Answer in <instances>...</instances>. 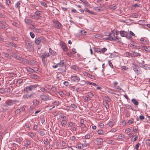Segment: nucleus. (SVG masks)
Returning a JSON list of instances; mask_svg holds the SVG:
<instances>
[{
    "mask_svg": "<svg viewBox=\"0 0 150 150\" xmlns=\"http://www.w3.org/2000/svg\"><path fill=\"white\" fill-rule=\"evenodd\" d=\"M108 37H107L105 38L106 40H115L118 41V42L119 41L118 40L120 38H119L117 36H115V33L113 32L112 31L108 35Z\"/></svg>",
    "mask_w": 150,
    "mask_h": 150,
    "instance_id": "obj_1",
    "label": "nucleus"
},
{
    "mask_svg": "<svg viewBox=\"0 0 150 150\" xmlns=\"http://www.w3.org/2000/svg\"><path fill=\"white\" fill-rule=\"evenodd\" d=\"M50 56V54L49 53H45L43 54L40 57L42 59V62L44 64V66H45L47 63V58L49 57Z\"/></svg>",
    "mask_w": 150,
    "mask_h": 150,
    "instance_id": "obj_2",
    "label": "nucleus"
},
{
    "mask_svg": "<svg viewBox=\"0 0 150 150\" xmlns=\"http://www.w3.org/2000/svg\"><path fill=\"white\" fill-rule=\"evenodd\" d=\"M96 142L97 146L98 148L102 147L103 139L102 138H97L95 140Z\"/></svg>",
    "mask_w": 150,
    "mask_h": 150,
    "instance_id": "obj_3",
    "label": "nucleus"
},
{
    "mask_svg": "<svg viewBox=\"0 0 150 150\" xmlns=\"http://www.w3.org/2000/svg\"><path fill=\"white\" fill-rule=\"evenodd\" d=\"M26 46L27 48L29 50L33 49V43L30 41H27L25 42Z\"/></svg>",
    "mask_w": 150,
    "mask_h": 150,
    "instance_id": "obj_4",
    "label": "nucleus"
},
{
    "mask_svg": "<svg viewBox=\"0 0 150 150\" xmlns=\"http://www.w3.org/2000/svg\"><path fill=\"white\" fill-rule=\"evenodd\" d=\"M49 96L48 95H46L44 94L41 95L40 97L41 100L44 101H47L50 100L49 98Z\"/></svg>",
    "mask_w": 150,
    "mask_h": 150,
    "instance_id": "obj_5",
    "label": "nucleus"
},
{
    "mask_svg": "<svg viewBox=\"0 0 150 150\" xmlns=\"http://www.w3.org/2000/svg\"><path fill=\"white\" fill-rule=\"evenodd\" d=\"M42 13V11H36L35 13L34 14L36 15V16H37L35 17V15H33L32 16V17L33 18H35L37 19H40L41 17L39 16V15H41V13Z\"/></svg>",
    "mask_w": 150,
    "mask_h": 150,
    "instance_id": "obj_6",
    "label": "nucleus"
},
{
    "mask_svg": "<svg viewBox=\"0 0 150 150\" xmlns=\"http://www.w3.org/2000/svg\"><path fill=\"white\" fill-rule=\"evenodd\" d=\"M13 57L15 58L20 62H22L24 61V59L20 55L14 54Z\"/></svg>",
    "mask_w": 150,
    "mask_h": 150,
    "instance_id": "obj_7",
    "label": "nucleus"
},
{
    "mask_svg": "<svg viewBox=\"0 0 150 150\" xmlns=\"http://www.w3.org/2000/svg\"><path fill=\"white\" fill-rule=\"evenodd\" d=\"M58 73L61 74L63 75L64 76L66 73V67L61 68L58 69Z\"/></svg>",
    "mask_w": 150,
    "mask_h": 150,
    "instance_id": "obj_8",
    "label": "nucleus"
},
{
    "mask_svg": "<svg viewBox=\"0 0 150 150\" xmlns=\"http://www.w3.org/2000/svg\"><path fill=\"white\" fill-rule=\"evenodd\" d=\"M39 86L38 84H36L34 85H30L28 86V90L29 91H32V90L35 89L37 87Z\"/></svg>",
    "mask_w": 150,
    "mask_h": 150,
    "instance_id": "obj_9",
    "label": "nucleus"
},
{
    "mask_svg": "<svg viewBox=\"0 0 150 150\" xmlns=\"http://www.w3.org/2000/svg\"><path fill=\"white\" fill-rule=\"evenodd\" d=\"M71 80L72 81L78 82L79 81L80 78L78 76H71Z\"/></svg>",
    "mask_w": 150,
    "mask_h": 150,
    "instance_id": "obj_10",
    "label": "nucleus"
},
{
    "mask_svg": "<svg viewBox=\"0 0 150 150\" xmlns=\"http://www.w3.org/2000/svg\"><path fill=\"white\" fill-rule=\"evenodd\" d=\"M25 142L24 143V146L27 149L29 148L28 146L31 145V142L30 140L25 139Z\"/></svg>",
    "mask_w": 150,
    "mask_h": 150,
    "instance_id": "obj_11",
    "label": "nucleus"
},
{
    "mask_svg": "<svg viewBox=\"0 0 150 150\" xmlns=\"http://www.w3.org/2000/svg\"><path fill=\"white\" fill-rule=\"evenodd\" d=\"M140 41L141 43L144 45L148 44L149 43V41L148 40L145 39L144 38H141Z\"/></svg>",
    "mask_w": 150,
    "mask_h": 150,
    "instance_id": "obj_12",
    "label": "nucleus"
},
{
    "mask_svg": "<svg viewBox=\"0 0 150 150\" xmlns=\"http://www.w3.org/2000/svg\"><path fill=\"white\" fill-rule=\"evenodd\" d=\"M6 46H12L16 48L17 47V45L13 42H8L6 43Z\"/></svg>",
    "mask_w": 150,
    "mask_h": 150,
    "instance_id": "obj_13",
    "label": "nucleus"
},
{
    "mask_svg": "<svg viewBox=\"0 0 150 150\" xmlns=\"http://www.w3.org/2000/svg\"><path fill=\"white\" fill-rule=\"evenodd\" d=\"M60 45L63 50L64 51L67 52L68 50V48L64 42L61 43Z\"/></svg>",
    "mask_w": 150,
    "mask_h": 150,
    "instance_id": "obj_14",
    "label": "nucleus"
},
{
    "mask_svg": "<svg viewBox=\"0 0 150 150\" xmlns=\"http://www.w3.org/2000/svg\"><path fill=\"white\" fill-rule=\"evenodd\" d=\"M54 23L55 27L56 28L58 29H60L62 28V25L59 22L57 21H55Z\"/></svg>",
    "mask_w": 150,
    "mask_h": 150,
    "instance_id": "obj_15",
    "label": "nucleus"
},
{
    "mask_svg": "<svg viewBox=\"0 0 150 150\" xmlns=\"http://www.w3.org/2000/svg\"><path fill=\"white\" fill-rule=\"evenodd\" d=\"M120 34L122 37H127L128 33L124 30H121L120 32Z\"/></svg>",
    "mask_w": 150,
    "mask_h": 150,
    "instance_id": "obj_16",
    "label": "nucleus"
},
{
    "mask_svg": "<svg viewBox=\"0 0 150 150\" xmlns=\"http://www.w3.org/2000/svg\"><path fill=\"white\" fill-rule=\"evenodd\" d=\"M32 29L34 32L37 33H40L41 32V30L40 29L35 28L34 25H32Z\"/></svg>",
    "mask_w": 150,
    "mask_h": 150,
    "instance_id": "obj_17",
    "label": "nucleus"
},
{
    "mask_svg": "<svg viewBox=\"0 0 150 150\" xmlns=\"http://www.w3.org/2000/svg\"><path fill=\"white\" fill-rule=\"evenodd\" d=\"M15 103V101L14 100H10L6 101V103L7 105H11Z\"/></svg>",
    "mask_w": 150,
    "mask_h": 150,
    "instance_id": "obj_18",
    "label": "nucleus"
},
{
    "mask_svg": "<svg viewBox=\"0 0 150 150\" xmlns=\"http://www.w3.org/2000/svg\"><path fill=\"white\" fill-rule=\"evenodd\" d=\"M3 54L4 55L5 57L7 58L8 59H11L13 57V56L11 54H8L6 53L3 52Z\"/></svg>",
    "mask_w": 150,
    "mask_h": 150,
    "instance_id": "obj_19",
    "label": "nucleus"
},
{
    "mask_svg": "<svg viewBox=\"0 0 150 150\" xmlns=\"http://www.w3.org/2000/svg\"><path fill=\"white\" fill-rule=\"evenodd\" d=\"M85 12H88L89 14L95 15L97 14V13L94 12L92 11H90L88 8H85Z\"/></svg>",
    "mask_w": 150,
    "mask_h": 150,
    "instance_id": "obj_20",
    "label": "nucleus"
},
{
    "mask_svg": "<svg viewBox=\"0 0 150 150\" xmlns=\"http://www.w3.org/2000/svg\"><path fill=\"white\" fill-rule=\"evenodd\" d=\"M131 102L136 106H137L139 105V102L134 98L132 99Z\"/></svg>",
    "mask_w": 150,
    "mask_h": 150,
    "instance_id": "obj_21",
    "label": "nucleus"
},
{
    "mask_svg": "<svg viewBox=\"0 0 150 150\" xmlns=\"http://www.w3.org/2000/svg\"><path fill=\"white\" fill-rule=\"evenodd\" d=\"M49 52L50 53V55L52 54V55H56V53L53 50H52L50 48H49Z\"/></svg>",
    "mask_w": 150,
    "mask_h": 150,
    "instance_id": "obj_22",
    "label": "nucleus"
},
{
    "mask_svg": "<svg viewBox=\"0 0 150 150\" xmlns=\"http://www.w3.org/2000/svg\"><path fill=\"white\" fill-rule=\"evenodd\" d=\"M21 1H18L17 3H16L15 4V6L16 8L19 11H20V6L21 4Z\"/></svg>",
    "mask_w": 150,
    "mask_h": 150,
    "instance_id": "obj_23",
    "label": "nucleus"
},
{
    "mask_svg": "<svg viewBox=\"0 0 150 150\" xmlns=\"http://www.w3.org/2000/svg\"><path fill=\"white\" fill-rule=\"evenodd\" d=\"M35 42L36 44L39 45L41 42L40 37H36Z\"/></svg>",
    "mask_w": 150,
    "mask_h": 150,
    "instance_id": "obj_24",
    "label": "nucleus"
},
{
    "mask_svg": "<svg viewBox=\"0 0 150 150\" xmlns=\"http://www.w3.org/2000/svg\"><path fill=\"white\" fill-rule=\"evenodd\" d=\"M139 65L141 67H143L144 69H147L146 67L148 65L146 64H144V63H139Z\"/></svg>",
    "mask_w": 150,
    "mask_h": 150,
    "instance_id": "obj_25",
    "label": "nucleus"
},
{
    "mask_svg": "<svg viewBox=\"0 0 150 150\" xmlns=\"http://www.w3.org/2000/svg\"><path fill=\"white\" fill-rule=\"evenodd\" d=\"M133 52V54H132V57H140V56L141 55L140 54L136 52Z\"/></svg>",
    "mask_w": 150,
    "mask_h": 150,
    "instance_id": "obj_26",
    "label": "nucleus"
},
{
    "mask_svg": "<svg viewBox=\"0 0 150 150\" xmlns=\"http://www.w3.org/2000/svg\"><path fill=\"white\" fill-rule=\"evenodd\" d=\"M76 148L79 149H82L83 148V146L82 144H79L76 146Z\"/></svg>",
    "mask_w": 150,
    "mask_h": 150,
    "instance_id": "obj_27",
    "label": "nucleus"
},
{
    "mask_svg": "<svg viewBox=\"0 0 150 150\" xmlns=\"http://www.w3.org/2000/svg\"><path fill=\"white\" fill-rule=\"evenodd\" d=\"M39 101L36 99L33 100V105L35 106L38 105L39 104Z\"/></svg>",
    "mask_w": 150,
    "mask_h": 150,
    "instance_id": "obj_28",
    "label": "nucleus"
},
{
    "mask_svg": "<svg viewBox=\"0 0 150 150\" xmlns=\"http://www.w3.org/2000/svg\"><path fill=\"white\" fill-rule=\"evenodd\" d=\"M80 124H81V126L82 127V130L83 131L84 130V128L83 127V126L84 125L83 123L84 122V120L83 119H81L80 121Z\"/></svg>",
    "mask_w": 150,
    "mask_h": 150,
    "instance_id": "obj_29",
    "label": "nucleus"
},
{
    "mask_svg": "<svg viewBox=\"0 0 150 150\" xmlns=\"http://www.w3.org/2000/svg\"><path fill=\"white\" fill-rule=\"evenodd\" d=\"M27 71L30 73H33L35 72L33 69L30 67H28L27 69Z\"/></svg>",
    "mask_w": 150,
    "mask_h": 150,
    "instance_id": "obj_30",
    "label": "nucleus"
},
{
    "mask_svg": "<svg viewBox=\"0 0 150 150\" xmlns=\"http://www.w3.org/2000/svg\"><path fill=\"white\" fill-rule=\"evenodd\" d=\"M58 65L59 67H63L64 66V60H62L58 64Z\"/></svg>",
    "mask_w": 150,
    "mask_h": 150,
    "instance_id": "obj_31",
    "label": "nucleus"
},
{
    "mask_svg": "<svg viewBox=\"0 0 150 150\" xmlns=\"http://www.w3.org/2000/svg\"><path fill=\"white\" fill-rule=\"evenodd\" d=\"M144 49V50L146 52H150V47H146L145 46H143Z\"/></svg>",
    "mask_w": 150,
    "mask_h": 150,
    "instance_id": "obj_32",
    "label": "nucleus"
},
{
    "mask_svg": "<svg viewBox=\"0 0 150 150\" xmlns=\"http://www.w3.org/2000/svg\"><path fill=\"white\" fill-rule=\"evenodd\" d=\"M85 94L86 96H88L90 98H92L93 96V94L91 92H88L86 93Z\"/></svg>",
    "mask_w": 150,
    "mask_h": 150,
    "instance_id": "obj_33",
    "label": "nucleus"
},
{
    "mask_svg": "<svg viewBox=\"0 0 150 150\" xmlns=\"http://www.w3.org/2000/svg\"><path fill=\"white\" fill-rule=\"evenodd\" d=\"M25 22L26 23H30L32 22L31 20L28 18L25 19L24 20Z\"/></svg>",
    "mask_w": 150,
    "mask_h": 150,
    "instance_id": "obj_34",
    "label": "nucleus"
},
{
    "mask_svg": "<svg viewBox=\"0 0 150 150\" xmlns=\"http://www.w3.org/2000/svg\"><path fill=\"white\" fill-rule=\"evenodd\" d=\"M103 36L100 34H96L95 35V37L96 38H100L103 37Z\"/></svg>",
    "mask_w": 150,
    "mask_h": 150,
    "instance_id": "obj_35",
    "label": "nucleus"
},
{
    "mask_svg": "<svg viewBox=\"0 0 150 150\" xmlns=\"http://www.w3.org/2000/svg\"><path fill=\"white\" fill-rule=\"evenodd\" d=\"M94 10L97 12H99L100 11H103V9L101 8H100L98 7H97L95 8Z\"/></svg>",
    "mask_w": 150,
    "mask_h": 150,
    "instance_id": "obj_36",
    "label": "nucleus"
},
{
    "mask_svg": "<svg viewBox=\"0 0 150 150\" xmlns=\"http://www.w3.org/2000/svg\"><path fill=\"white\" fill-rule=\"evenodd\" d=\"M135 72L137 74H140L142 71L140 67H139L138 69Z\"/></svg>",
    "mask_w": 150,
    "mask_h": 150,
    "instance_id": "obj_37",
    "label": "nucleus"
},
{
    "mask_svg": "<svg viewBox=\"0 0 150 150\" xmlns=\"http://www.w3.org/2000/svg\"><path fill=\"white\" fill-rule=\"evenodd\" d=\"M15 141L17 143L20 144L22 142V140L21 138H16L15 139Z\"/></svg>",
    "mask_w": 150,
    "mask_h": 150,
    "instance_id": "obj_38",
    "label": "nucleus"
},
{
    "mask_svg": "<svg viewBox=\"0 0 150 150\" xmlns=\"http://www.w3.org/2000/svg\"><path fill=\"white\" fill-rule=\"evenodd\" d=\"M40 89L42 92L45 93V92H47V90H46L44 88L40 86Z\"/></svg>",
    "mask_w": 150,
    "mask_h": 150,
    "instance_id": "obj_39",
    "label": "nucleus"
},
{
    "mask_svg": "<svg viewBox=\"0 0 150 150\" xmlns=\"http://www.w3.org/2000/svg\"><path fill=\"white\" fill-rule=\"evenodd\" d=\"M40 39L41 42L43 43H45L46 42V39L43 37H40Z\"/></svg>",
    "mask_w": 150,
    "mask_h": 150,
    "instance_id": "obj_40",
    "label": "nucleus"
},
{
    "mask_svg": "<svg viewBox=\"0 0 150 150\" xmlns=\"http://www.w3.org/2000/svg\"><path fill=\"white\" fill-rule=\"evenodd\" d=\"M29 136L32 139H33L35 137L34 133L33 132H29Z\"/></svg>",
    "mask_w": 150,
    "mask_h": 150,
    "instance_id": "obj_41",
    "label": "nucleus"
},
{
    "mask_svg": "<svg viewBox=\"0 0 150 150\" xmlns=\"http://www.w3.org/2000/svg\"><path fill=\"white\" fill-rule=\"evenodd\" d=\"M139 66L135 64L133 66V68L134 70V71H136V70L138 69Z\"/></svg>",
    "mask_w": 150,
    "mask_h": 150,
    "instance_id": "obj_42",
    "label": "nucleus"
},
{
    "mask_svg": "<svg viewBox=\"0 0 150 150\" xmlns=\"http://www.w3.org/2000/svg\"><path fill=\"white\" fill-rule=\"evenodd\" d=\"M5 3L6 5L9 6L11 5V3L10 0H6Z\"/></svg>",
    "mask_w": 150,
    "mask_h": 150,
    "instance_id": "obj_43",
    "label": "nucleus"
},
{
    "mask_svg": "<svg viewBox=\"0 0 150 150\" xmlns=\"http://www.w3.org/2000/svg\"><path fill=\"white\" fill-rule=\"evenodd\" d=\"M95 52L101 53V49L98 48H96L95 49Z\"/></svg>",
    "mask_w": 150,
    "mask_h": 150,
    "instance_id": "obj_44",
    "label": "nucleus"
},
{
    "mask_svg": "<svg viewBox=\"0 0 150 150\" xmlns=\"http://www.w3.org/2000/svg\"><path fill=\"white\" fill-rule=\"evenodd\" d=\"M11 39L13 40L16 41H18V38L16 37H11Z\"/></svg>",
    "mask_w": 150,
    "mask_h": 150,
    "instance_id": "obj_45",
    "label": "nucleus"
},
{
    "mask_svg": "<svg viewBox=\"0 0 150 150\" xmlns=\"http://www.w3.org/2000/svg\"><path fill=\"white\" fill-rule=\"evenodd\" d=\"M132 54L131 53L129 52H126L125 53V55L127 57H129L130 56L132 57Z\"/></svg>",
    "mask_w": 150,
    "mask_h": 150,
    "instance_id": "obj_46",
    "label": "nucleus"
},
{
    "mask_svg": "<svg viewBox=\"0 0 150 150\" xmlns=\"http://www.w3.org/2000/svg\"><path fill=\"white\" fill-rule=\"evenodd\" d=\"M40 4L42 6H44V7H47V5L46 3L44 1H40Z\"/></svg>",
    "mask_w": 150,
    "mask_h": 150,
    "instance_id": "obj_47",
    "label": "nucleus"
},
{
    "mask_svg": "<svg viewBox=\"0 0 150 150\" xmlns=\"http://www.w3.org/2000/svg\"><path fill=\"white\" fill-rule=\"evenodd\" d=\"M98 134L99 135H102L103 134V131L102 130L100 129L98 130L97 132Z\"/></svg>",
    "mask_w": 150,
    "mask_h": 150,
    "instance_id": "obj_48",
    "label": "nucleus"
},
{
    "mask_svg": "<svg viewBox=\"0 0 150 150\" xmlns=\"http://www.w3.org/2000/svg\"><path fill=\"white\" fill-rule=\"evenodd\" d=\"M71 67V69L74 70H77L78 69V67L76 65H72Z\"/></svg>",
    "mask_w": 150,
    "mask_h": 150,
    "instance_id": "obj_49",
    "label": "nucleus"
},
{
    "mask_svg": "<svg viewBox=\"0 0 150 150\" xmlns=\"http://www.w3.org/2000/svg\"><path fill=\"white\" fill-rule=\"evenodd\" d=\"M61 124L63 126H64L66 125L67 123V122L66 121L64 120H62L61 122Z\"/></svg>",
    "mask_w": 150,
    "mask_h": 150,
    "instance_id": "obj_50",
    "label": "nucleus"
},
{
    "mask_svg": "<svg viewBox=\"0 0 150 150\" xmlns=\"http://www.w3.org/2000/svg\"><path fill=\"white\" fill-rule=\"evenodd\" d=\"M31 77L33 79H38V76L36 74H33L31 76Z\"/></svg>",
    "mask_w": 150,
    "mask_h": 150,
    "instance_id": "obj_51",
    "label": "nucleus"
},
{
    "mask_svg": "<svg viewBox=\"0 0 150 150\" xmlns=\"http://www.w3.org/2000/svg\"><path fill=\"white\" fill-rule=\"evenodd\" d=\"M107 50V49L105 47L103 48L102 49H101V53H104Z\"/></svg>",
    "mask_w": 150,
    "mask_h": 150,
    "instance_id": "obj_52",
    "label": "nucleus"
},
{
    "mask_svg": "<svg viewBox=\"0 0 150 150\" xmlns=\"http://www.w3.org/2000/svg\"><path fill=\"white\" fill-rule=\"evenodd\" d=\"M121 69L122 70H127V69H128V67H127L126 66H122L121 67Z\"/></svg>",
    "mask_w": 150,
    "mask_h": 150,
    "instance_id": "obj_53",
    "label": "nucleus"
},
{
    "mask_svg": "<svg viewBox=\"0 0 150 150\" xmlns=\"http://www.w3.org/2000/svg\"><path fill=\"white\" fill-rule=\"evenodd\" d=\"M115 88L116 89H117L118 91H119L120 92L121 90H122V89L120 87V86H117L115 87Z\"/></svg>",
    "mask_w": 150,
    "mask_h": 150,
    "instance_id": "obj_54",
    "label": "nucleus"
},
{
    "mask_svg": "<svg viewBox=\"0 0 150 150\" xmlns=\"http://www.w3.org/2000/svg\"><path fill=\"white\" fill-rule=\"evenodd\" d=\"M85 76H87L89 78H90L91 76H92V75H91L89 74H88L86 72H85Z\"/></svg>",
    "mask_w": 150,
    "mask_h": 150,
    "instance_id": "obj_55",
    "label": "nucleus"
},
{
    "mask_svg": "<svg viewBox=\"0 0 150 150\" xmlns=\"http://www.w3.org/2000/svg\"><path fill=\"white\" fill-rule=\"evenodd\" d=\"M131 45L133 47V48L134 49H138L139 48V46H137L135 45H133V44H131Z\"/></svg>",
    "mask_w": 150,
    "mask_h": 150,
    "instance_id": "obj_56",
    "label": "nucleus"
},
{
    "mask_svg": "<svg viewBox=\"0 0 150 150\" xmlns=\"http://www.w3.org/2000/svg\"><path fill=\"white\" fill-rule=\"evenodd\" d=\"M109 126L111 127H112L113 125V122L112 121H110L108 123Z\"/></svg>",
    "mask_w": 150,
    "mask_h": 150,
    "instance_id": "obj_57",
    "label": "nucleus"
},
{
    "mask_svg": "<svg viewBox=\"0 0 150 150\" xmlns=\"http://www.w3.org/2000/svg\"><path fill=\"white\" fill-rule=\"evenodd\" d=\"M140 144L139 143H138L136 144L135 146V149L137 150H138V148L139 147L140 145Z\"/></svg>",
    "mask_w": 150,
    "mask_h": 150,
    "instance_id": "obj_58",
    "label": "nucleus"
},
{
    "mask_svg": "<svg viewBox=\"0 0 150 150\" xmlns=\"http://www.w3.org/2000/svg\"><path fill=\"white\" fill-rule=\"evenodd\" d=\"M1 28L4 29H6L7 28V27L6 26H5V25H1Z\"/></svg>",
    "mask_w": 150,
    "mask_h": 150,
    "instance_id": "obj_59",
    "label": "nucleus"
},
{
    "mask_svg": "<svg viewBox=\"0 0 150 150\" xmlns=\"http://www.w3.org/2000/svg\"><path fill=\"white\" fill-rule=\"evenodd\" d=\"M54 103L55 104V105L56 106H57L59 105V102L58 101H55L54 102Z\"/></svg>",
    "mask_w": 150,
    "mask_h": 150,
    "instance_id": "obj_60",
    "label": "nucleus"
},
{
    "mask_svg": "<svg viewBox=\"0 0 150 150\" xmlns=\"http://www.w3.org/2000/svg\"><path fill=\"white\" fill-rule=\"evenodd\" d=\"M39 133V134L41 136H43L45 135V132L42 131H40Z\"/></svg>",
    "mask_w": 150,
    "mask_h": 150,
    "instance_id": "obj_61",
    "label": "nucleus"
},
{
    "mask_svg": "<svg viewBox=\"0 0 150 150\" xmlns=\"http://www.w3.org/2000/svg\"><path fill=\"white\" fill-rule=\"evenodd\" d=\"M91 137V136L89 134H86L85 135V139H89Z\"/></svg>",
    "mask_w": 150,
    "mask_h": 150,
    "instance_id": "obj_62",
    "label": "nucleus"
},
{
    "mask_svg": "<svg viewBox=\"0 0 150 150\" xmlns=\"http://www.w3.org/2000/svg\"><path fill=\"white\" fill-rule=\"evenodd\" d=\"M23 81V80L22 79H18L17 81V82L19 84H21V83Z\"/></svg>",
    "mask_w": 150,
    "mask_h": 150,
    "instance_id": "obj_63",
    "label": "nucleus"
},
{
    "mask_svg": "<svg viewBox=\"0 0 150 150\" xmlns=\"http://www.w3.org/2000/svg\"><path fill=\"white\" fill-rule=\"evenodd\" d=\"M71 106L74 108H77L76 105L74 104H71Z\"/></svg>",
    "mask_w": 150,
    "mask_h": 150,
    "instance_id": "obj_64",
    "label": "nucleus"
}]
</instances>
